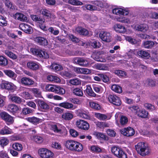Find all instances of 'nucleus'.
I'll use <instances>...</instances> for the list:
<instances>
[{"label": "nucleus", "mask_w": 158, "mask_h": 158, "mask_svg": "<svg viewBox=\"0 0 158 158\" xmlns=\"http://www.w3.org/2000/svg\"><path fill=\"white\" fill-rule=\"evenodd\" d=\"M20 29L25 33L30 34L31 32V27L29 25L24 23H22L19 25Z\"/></svg>", "instance_id": "15"}, {"label": "nucleus", "mask_w": 158, "mask_h": 158, "mask_svg": "<svg viewBox=\"0 0 158 158\" xmlns=\"http://www.w3.org/2000/svg\"><path fill=\"white\" fill-rule=\"evenodd\" d=\"M89 105L91 108L95 110H99L101 108L100 105L94 102H89Z\"/></svg>", "instance_id": "51"}, {"label": "nucleus", "mask_w": 158, "mask_h": 158, "mask_svg": "<svg viewBox=\"0 0 158 158\" xmlns=\"http://www.w3.org/2000/svg\"><path fill=\"white\" fill-rule=\"evenodd\" d=\"M65 93V90L62 87L58 86L56 94L60 95H63Z\"/></svg>", "instance_id": "60"}, {"label": "nucleus", "mask_w": 158, "mask_h": 158, "mask_svg": "<svg viewBox=\"0 0 158 158\" xmlns=\"http://www.w3.org/2000/svg\"><path fill=\"white\" fill-rule=\"evenodd\" d=\"M111 89L113 91L118 93H121L123 91L121 87L115 84L111 86Z\"/></svg>", "instance_id": "38"}, {"label": "nucleus", "mask_w": 158, "mask_h": 158, "mask_svg": "<svg viewBox=\"0 0 158 158\" xmlns=\"http://www.w3.org/2000/svg\"><path fill=\"white\" fill-rule=\"evenodd\" d=\"M86 90L87 94L93 97H96V94L94 92L90 86H87Z\"/></svg>", "instance_id": "53"}, {"label": "nucleus", "mask_w": 158, "mask_h": 158, "mask_svg": "<svg viewBox=\"0 0 158 158\" xmlns=\"http://www.w3.org/2000/svg\"><path fill=\"white\" fill-rule=\"evenodd\" d=\"M90 150L93 152L98 153L103 152V149L97 145H93L90 147Z\"/></svg>", "instance_id": "28"}, {"label": "nucleus", "mask_w": 158, "mask_h": 158, "mask_svg": "<svg viewBox=\"0 0 158 158\" xmlns=\"http://www.w3.org/2000/svg\"><path fill=\"white\" fill-rule=\"evenodd\" d=\"M15 17L16 19L21 21L24 22L27 20L26 16L22 13H17L15 14Z\"/></svg>", "instance_id": "27"}, {"label": "nucleus", "mask_w": 158, "mask_h": 158, "mask_svg": "<svg viewBox=\"0 0 158 158\" xmlns=\"http://www.w3.org/2000/svg\"><path fill=\"white\" fill-rule=\"evenodd\" d=\"M26 119L28 122L35 125L38 124L40 120L39 118L35 117L27 118Z\"/></svg>", "instance_id": "29"}, {"label": "nucleus", "mask_w": 158, "mask_h": 158, "mask_svg": "<svg viewBox=\"0 0 158 158\" xmlns=\"http://www.w3.org/2000/svg\"><path fill=\"white\" fill-rule=\"evenodd\" d=\"M20 108L15 104H11L8 106L7 109L8 110L12 113H15L19 110Z\"/></svg>", "instance_id": "24"}, {"label": "nucleus", "mask_w": 158, "mask_h": 158, "mask_svg": "<svg viewBox=\"0 0 158 158\" xmlns=\"http://www.w3.org/2000/svg\"><path fill=\"white\" fill-rule=\"evenodd\" d=\"M76 31L80 35H87L89 34V31L85 28L81 27H78L76 29Z\"/></svg>", "instance_id": "21"}, {"label": "nucleus", "mask_w": 158, "mask_h": 158, "mask_svg": "<svg viewBox=\"0 0 158 158\" xmlns=\"http://www.w3.org/2000/svg\"><path fill=\"white\" fill-rule=\"evenodd\" d=\"M35 102L37 105L42 109L48 110L49 108V105L44 101L39 99L36 100Z\"/></svg>", "instance_id": "17"}, {"label": "nucleus", "mask_w": 158, "mask_h": 158, "mask_svg": "<svg viewBox=\"0 0 158 158\" xmlns=\"http://www.w3.org/2000/svg\"><path fill=\"white\" fill-rule=\"evenodd\" d=\"M123 15H120L119 16H117L116 19L119 22L123 23H128L130 22L129 19L124 17Z\"/></svg>", "instance_id": "32"}, {"label": "nucleus", "mask_w": 158, "mask_h": 158, "mask_svg": "<svg viewBox=\"0 0 158 158\" xmlns=\"http://www.w3.org/2000/svg\"><path fill=\"white\" fill-rule=\"evenodd\" d=\"M20 83L22 85L26 86H29L34 84L33 80L26 77H23L21 78Z\"/></svg>", "instance_id": "11"}, {"label": "nucleus", "mask_w": 158, "mask_h": 158, "mask_svg": "<svg viewBox=\"0 0 158 158\" xmlns=\"http://www.w3.org/2000/svg\"><path fill=\"white\" fill-rule=\"evenodd\" d=\"M51 129L54 132L59 134L66 133L67 131L65 127L59 123L51 125Z\"/></svg>", "instance_id": "3"}, {"label": "nucleus", "mask_w": 158, "mask_h": 158, "mask_svg": "<svg viewBox=\"0 0 158 158\" xmlns=\"http://www.w3.org/2000/svg\"><path fill=\"white\" fill-rule=\"evenodd\" d=\"M30 51L33 54L37 55L40 58L42 57L45 59L49 58L48 54L44 51L33 48H31Z\"/></svg>", "instance_id": "4"}, {"label": "nucleus", "mask_w": 158, "mask_h": 158, "mask_svg": "<svg viewBox=\"0 0 158 158\" xmlns=\"http://www.w3.org/2000/svg\"><path fill=\"white\" fill-rule=\"evenodd\" d=\"M114 73L121 78H125L126 77L127 75L125 71L122 70H116L115 71Z\"/></svg>", "instance_id": "34"}, {"label": "nucleus", "mask_w": 158, "mask_h": 158, "mask_svg": "<svg viewBox=\"0 0 158 158\" xmlns=\"http://www.w3.org/2000/svg\"><path fill=\"white\" fill-rule=\"evenodd\" d=\"M135 27L136 30L143 32H146L149 29L148 26L146 24H140L137 25Z\"/></svg>", "instance_id": "19"}, {"label": "nucleus", "mask_w": 158, "mask_h": 158, "mask_svg": "<svg viewBox=\"0 0 158 158\" xmlns=\"http://www.w3.org/2000/svg\"><path fill=\"white\" fill-rule=\"evenodd\" d=\"M61 75L65 78H70L73 77L74 75L70 72L67 71H62L61 72Z\"/></svg>", "instance_id": "46"}, {"label": "nucleus", "mask_w": 158, "mask_h": 158, "mask_svg": "<svg viewBox=\"0 0 158 158\" xmlns=\"http://www.w3.org/2000/svg\"><path fill=\"white\" fill-rule=\"evenodd\" d=\"M96 69L99 70H107L109 68L106 64H96Z\"/></svg>", "instance_id": "31"}, {"label": "nucleus", "mask_w": 158, "mask_h": 158, "mask_svg": "<svg viewBox=\"0 0 158 158\" xmlns=\"http://www.w3.org/2000/svg\"><path fill=\"white\" fill-rule=\"evenodd\" d=\"M76 125L79 129L87 130L89 128V124L86 121L82 120H79L76 122Z\"/></svg>", "instance_id": "6"}, {"label": "nucleus", "mask_w": 158, "mask_h": 158, "mask_svg": "<svg viewBox=\"0 0 158 158\" xmlns=\"http://www.w3.org/2000/svg\"><path fill=\"white\" fill-rule=\"evenodd\" d=\"M94 115L96 118L102 120H105L107 118V116L105 114L98 113H95Z\"/></svg>", "instance_id": "49"}, {"label": "nucleus", "mask_w": 158, "mask_h": 158, "mask_svg": "<svg viewBox=\"0 0 158 158\" xmlns=\"http://www.w3.org/2000/svg\"><path fill=\"white\" fill-rule=\"evenodd\" d=\"M82 8H85L87 10H98L99 9L96 6L91 4H86L82 6Z\"/></svg>", "instance_id": "36"}, {"label": "nucleus", "mask_w": 158, "mask_h": 158, "mask_svg": "<svg viewBox=\"0 0 158 158\" xmlns=\"http://www.w3.org/2000/svg\"><path fill=\"white\" fill-rule=\"evenodd\" d=\"M69 3L74 6L82 5L83 3L79 0H69Z\"/></svg>", "instance_id": "56"}, {"label": "nucleus", "mask_w": 158, "mask_h": 158, "mask_svg": "<svg viewBox=\"0 0 158 158\" xmlns=\"http://www.w3.org/2000/svg\"><path fill=\"white\" fill-rule=\"evenodd\" d=\"M136 114L138 116L143 118H147L148 117V113L144 109L139 110L136 112Z\"/></svg>", "instance_id": "20"}, {"label": "nucleus", "mask_w": 158, "mask_h": 158, "mask_svg": "<svg viewBox=\"0 0 158 158\" xmlns=\"http://www.w3.org/2000/svg\"><path fill=\"white\" fill-rule=\"evenodd\" d=\"M34 40L39 45L45 46L48 45V42L46 38L40 36H38L34 38Z\"/></svg>", "instance_id": "13"}, {"label": "nucleus", "mask_w": 158, "mask_h": 158, "mask_svg": "<svg viewBox=\"0 0 158 158\" xmlns=\"http://www.w3.org/2000/svg\"><path fill=\"white\" fill-rule=\"evenodd\" d=\"M122 134L127 136H131L134 135L135 133L134 130L131 127H127L121 130Z\"/></svg>", "instance_id": "10"}, {"label": "nucleus", "mask_w": 158, "mask_h": 158, "mask_svg": "<svg viewBox=\"0 0 158 158\" xmlns=\"http://www.w3.org/2000/svg\"><path fill=\"white\" fill-rule=\"evenodd\" d=\"M12 147L14 149L19 151H21L23 149L22 145L18 143H14L13 144Z\"/></svg>", "instance_id": "54"}, {"label": "nucleus", "mask_w": 158, "mask_h": 158, "mask_svg": "<svg viewBox=\"0 0 158 158\" xmlns=\"http://www.w3.org/2000/svg\"><path fill=\"white\" fill-rule=\"evenodd\" d=\"M3 71L6 75L10 78H13L16 75L14 72L10 70H4Z\"/></svg>", "instance_id": "47"}, {"label": "nucleus", "mask_w": 158, "mask_h": 158, "mask_svg": "<svg viewBox=\"0 0 158 158\" xmlns=\"http://www.w3.org/2000/svg\"><path fill=\"white\" fill-rule=\"evenodd\" d=\"M94 135L98 139H106V137L105 135L103 133L98 132H95L94 133Z\"/></svg>", "instance_id": "59"}, {"label": "nucleus", "mask_w": 158, "mask_h": 158, "mask_svg": "<svg viewBox=\"0 0 158 158\" xmlns=\"http://www.w3.org/2000/svg\"><path fill=\"white\" fill-rule=\"evenodd\" d=\"M108 98L109 102L114 105L119 106L121 104L120 98L115 95H109Z\"/></svg>", "instance_id": "8"}, {"label": "nucleus", "mask_w": 158, "mask_h": 158, "mask_svg": "<svg viewBox=\"0 0 158 158\" xmlns=\"http://www.w3.org/2000/svg\"><path fill=\"white\" fill-rule=\"evenodd\" d=\"M90 45L94 48H98L101 46V44L98 41H94L91 42Z\"/></svg>", "instance_id": "57"}, {"label": "nucleus", "mask_w": 158, "mask_h": 158, "mask_svg": "<svg viewBox=\"0 0 158 158\" xmlns=\"http://www.w3.org/2000/svg\"><path fill=\"white\" fill-rule=\"evenodd\" d=\"M137 153L142 156L148 155L150 153L149 147L145 143L139 142L135 146Z\"/></svg>", "instance_id": "1"}, {"label": "nucleus", "mask_w": 158, "mask_h": 158, "mask_svg": "<svg viewBox=\"0 0 158 158\" xmlns=\"http://www.w3.org/2000/svg\"><path fill=\"white\" fill-rule=\"evenodd\" d=\"M111 152L115 156L118 158H127L126 153L121 148L116 147H112Z\"/></svg>", "instance_id": "2"}, {"label": "nucleus", "mask_w": 158, "mask_h": 158, "mask_svg": "<svg viewBox=\"0 0 158 158\" xmlns=\"http://www.w3.org/2000/svg\"><path fill=\"white\" fill-rule=\"evenodd\" d=\"M120 122L121 125H124L128 122L127 118L126 116H122L120 119Z\"/></svg>", "instance_id": "63"}, {"label": "nucleus", "mask_w": 158, "mask_h": 158, "mask_svg": "<svg viewBox=\"0 0 158 158\" xmlns=\"http://www.w3.org/2000/svg\"><path fill=\"white\" fill-rule=\"evenodd\" d=\"M20 95L25 99L30 98L31 95L29 93L26 91H23L20 93Z\"/></svg>", "instance_id": "58"}, {"label": "nucleus", "mask_w": 158, "mask_h": 158, "mask_svg": "<svg viewBox=\"0 0 158 158\" xmlns=\"http://www.w3.org/2000/svg\"><path fill=\"white\" fill-rule=\"evenodd\" d=\"M114 30L117 32L124 33L126 31L125 27L120 24H116L114 27Z\"/></svg>", "instance_id": "22"}, {"label": "nucleus", "mask_w": 158, "mask_h": 158, "mask_svg": "<svg viewBox=\"0 0 158 158\" xmlns=\"http://www.w3.org/2000/svg\"><path fill=\"white\" fill-rule=\"evenodd\" d=\"M124 10L120 8H115L113 10L114 14L119 16L123 15L124 14Z\"/></svg>", "instance_id": "40"}, {"label": "nucleus", "mask_w": 158, "mask_h": 158, "mask_svg": "<svg viewBox=\"0 0 158 158\" xmlns=\"http://www.w3.org/2000/svg\"><path fill=\"white\" fill-rule=\"evenodd\" d=\"M73 93L75 95L79 97L83 96V94L82 90L78 88L74 89L73 90Z\"/></svg>", "instance_id": "45"}, {"label": "nucleus", "mask_w": 158, "mask_h": 158, "mask_svg": "<svg viewBox=\"0 0 158 158\" xmlns=\"http://www.w3.org/2000/svg\"><path fill=\"white\" fill-rule=\"evenodd\" d=\"M4 53L6 55L13 60H15L17 58V56L16 55L8 50H5Z\"/></svg>", "instance_id": "41"}, {"label": "nucleus", "mask_w": 158, "mask_h": 158, "mask_svg": "<svg viewBox=\"0 0 158 158\" xmlns=\"http://www.w3.org/2000/svg\"><path fill=\"white\" fill-rule=\"evenodd\" d=\"M0 115L2 119L9 123L10 124L12 123L13 122V117L6 112H1Z\"/></svg>", "instance_id": "14"}, {"label": "nucleus", "mask_w": 158, "mask_h": 158, "mask_svg": "<svg viewBox=\"0 0 158 158\" xmlns=\"http://www.w3.org/2000/svg\"><path fill=\"white\" fill-rule=\"evenodd\" d=\"M99 36L103 41L109 42L111 40V37L109 32L102 31L99 34Z\"/></svg>", "instance_id": "9"}, {"label": "nucleus", "mask_w": 158, "mask_h": 158, "mask_svg": "<svg viewBox=\"0 0 158 158\" xmlns=\"http://www.w3.org/2000/svg\"><path fill=\"white\" fill-rule=\"evenodd\" d=\"M75 62L80 66L87 67L89 65V63L87 60L83 57H77L75 59Z\"/></svg>", "instance_id": "7"}, {"label": "nucleus", "mask_w": 158, "mask_h": 158, "mask_svg": "<svg viewBox=\"0 0 158 158\" xmlns=\"http://www.w3.org/2000/svg\"><path fill=\"white\" fill-rule=\"evenodd\" d=\"M143 44L144 48H151L153 46L154 43L151 41L148 40L144 41L143 43Z\"/></svg>", "instance_id": "37"}, {"label": "nucleus", "mask_w": 158, "mask_h": 158, "mask_svg": "<svg viewBox=\"0 0 158 158\" xmlns=\"http://www.w3.org/2000/svg\"><path fill=\"white\" fill-rule=\"evenodd\" d=\"M137 54L139 56L144 58H148L150 56V54L147 52L140 50L138 51Z\"/></svg>", "instance_id": "26"}, {"label": "nucleus", "mask_w": 158, "mask_h": 158, "mask_svg": "<svg viewBox=\"0 0 158 158\" xmlns=\"http://www.w3.org/2000/svg\"><path fill=\"white\" fill-rule=\"evenodd\" d=\"M42 14L48 18H50L51 16L50 11L46 9H43L42 11Z\"/></svg>", "instance_id": "64"}, {"label": "nucleus", "mask_w": 158, "mask_h": 158, "mask_svg": "<svg viewBox=\"0 0 158 158\" xmlns=\"http://www.w3.org/2000/svg\"><path fill=\"white\" fill-rule=\"evenodd\" d=\"M69 83L73 85H77L81 84V81L77 78L71 79Z\"/></svg>", "instance_id": "52"}, {"label": "nucleus", "mask_w": 158, "mask_h": 158, "mask_svg": "<svg viewBox=\"0 0 158 158\" xmlns=\"http://www.w3.org/2000/svg\"><path fill=\"white\" fill-rule=\"evenodd\" d=\"M50 68L56 71H60L63 69L61 65L55 63L52 64L50 66Z\"/></svg>", "instance_id": "39"}, {"label": "nucleus", "mask_w": 158, "mask_h": 158, "mask_svg": "<svg viewBox=\"0 0 158 158\" xmlns=\"http://www.w3.org/2000/svg\"><path fill=\"white\" fill-rule=\"evenodd\" d=\"M75 142V141L74 140H68L66 142L65 146L69 150L71 151Z\"/></svg>", "instance_id": "35"}, {"label": "nucleus", "mask_w": 158, "mask_h": 158, "mask_svg": "<svg viewBox=\"0 0 158 158\" xmlns=\"http://www.w3.org/2000/svg\"><path fill=\"white\" fill-rule=\"evenodd\" d=\"M27 66L29 69L33 70H35L39 69V64L36 62L31 61L27 63Z\"/></svg>", "instance_id": "16"}, {"label": "nucleus", "mask_w": 158, "mask_h": 158, "mask_svg": "<svg viewBox=\"0 0 158 158\" xmlns=\"http://www.w3.org/2000/svg\"><path fill=\"white\" fill-rule=\"evenodd\" d=\"M40 153L42 158H52L53 156V153L52 152L44 148L40 149Z\"/></svg>", "instance_id": "5"}, {"label": "nucleus", "mask_w": 158, "mask_h": 158, "mask_svg": "<svg viewBox=\"0 0 158 158\" xmlns=\"http://www.w3.org/2000/svg\"><path fill=\"white\" fill-rule=\"evenodd\" d=\"M7 25V22L6 18L0 15V26L3 27L6 26Z\"/></svg>", "instance_id": "55"}, {"label": "nucleus", "mask_w": 158, "mask_h": 158, "mask_svg": "<svg viewBox=\"0 0 158 158\" xmlns=\"http://www.w3.org/2000/svg\"><path fill=\"white\" fill-rule=\"evenodd\" d=\"M58 106L69 110H73L74 109L73 105L72 103L67 102L60 103Z\"/></svg>", "instance_id": "23"}, {"label": "nucleus", "mask_w": 158, "mask_h": 158, "mask_svg": "<svg viewBox=\"0 0 158 158\" xmlns=\"http://www.w3.org/2000/svg\"><path fill=\"white\" fill-rule=\"evenodd\" d=\"M9 140L5 137H3L0 139V145L2 147L7 145L9 143Z\"/></svg>", "instance_id": "42"}, {"label": "nucleus", "mask_w": 158, "mask_h": 158, "mask_svg": "<svg viewBox=\"0 0 158 158\" xmlns=\"http://www.w3.org/2000/svg\"><path fill=\"white\" fill-rule=\"evenodd\" d=\"M31 91L36 97L40 98L41 97V92L39 89L33 88L31 89Z\"/></svg>", "instance_id": "33"}, {"label": "nucleus", "mask_w": 158, "mask_h": 158, "mask_svg": "<svg viewBox=\"0 0 158 158\" xmlns=\"http://www.w3.org/2000/svg\"><path fill=\"white\" fill-rule=\"evenodd\" d=\"M10 98L12 102L17 104L21 103L23 101V99L20 98L15 96H10Z\"/></svg>", "instance_id": "30"}, {"label": "nucleus", "mask_w": 158, "mask_h": 158, "mask_svg": "<svg viewBox=\"0 0 158 158\" xmlns=\"http://www.w3.org/2000/svg\"><path fill=\"white\" fill-rule=\"evenodd\" d=\"M37 22L39 23V26L42 29L45 30L46 28V26L45 25V19L40 17L39 18Z\"/></svg>", "instance_id": "50"}, {"label": "nucleus", "mask_w": 158, "mask_h": 158, "mask_svg": "<svg viewBox=\"0 0 158 158\" xmlns=\"http://www.w3.org/2000/svg\"><path fill=\"white\" fill-rule=\"evenodd\" d=\"M0 86L2 89L8 90H12L14 88V85L13 84L5 81H2Z\"/></svg>", "instance_id": "12"}, {"label": "nucleus", "mask_w": 158, "mask_h": 158, "mask_svg": "<svg viewBox=\"0 0 158 158\" xmlns=\"http://www.w3.org/2000/svg\"><path fill=\"white\" fill-rule=\"evenodd\" d=\"M71 151L81 152L82 150L83 147L82 145L79 142L75 141Z\"/></svg>", "instance_id": "18"}, {"label": "nucleus", "mask_w": 158, "mask_h": 158, "mask_svg": "<svg viewBox=\"0 0 158 158\" xmlns=\"http://www.w3.org/2000/svg\"><path fill=\"white\" fill-rule=\"evenodd\" d=\"M79 116L84 118L88 119L90 118L88 112L87 111H81L79 113Z\"/></svg>", "instance_id": "48"}, {"label": "nucleus", "mask_w": 158, "mask_h": 158, "mask_svg": "<svg viewBox=\"0 0 158 158\" xmlns=\"http://www.w3.org/2000/svg\"><path fill=\"white\" fill-rule=\"evenodd\" d=\"M8 61L7 59L5 57L0 56V66H5L8 64Z\"/></svg>", "instance_id": "44"}, {"label": "nucleus", "mask_w": 158, "mask_h": 158, "mask_svg": "<svg viewBox=\"0 0 158 158\" xmlns=\"http://www.w3.org/2000/svg\"><path fill=\"white\" fill-rule=\"evenodd\" d=\"M12 130L7 126H5L1 129H0V135H7L12 133Z\"/></svg>", "instance_id": "25"}, {"label": "nucleus", "mask_w": 158, "mask_h": 158, "mask_svg": "<svg viewBox=\"0 0 158 158\" xmlns=\"http://www.w3.org/2000/svg\"><path fill=\"white\" fill-rule=\"evenodd\" d=\"M98 75L100 77L101 80H102L104 82H106L108 81L109 78L106 75L100 73L98 74Z\"/></svg>", "instance_id": "61"}, {"label": "nucleus", "mask_w": 158, "mask_h": 158, "mask_svg": "<svg viewBox=\"0 0 158 158\" xmlns=\"http://www.w3.org/2000/svg\"><path fill=\"white\" fill-rule=\"evenodd\" d=\"M144 106L146 108L151 111H152L155 109L154 106L152 104L146 103L144 104Z\"/></svg>", "instance_id": "62"}, {"label": "nucleus", "mask_w": 158, "mask_h": 158, "mask_svg": "<svg viewBox=\"0 0 158 158\" xmlns=\"http://www.w3.org/2000/svg\"><path fill=\"white\" fill-rule=\"evenodd\" d=\"M73 117V114L69 112L64 113L62 115V117L64 119L69 120L72 119Z\"/></svg>", "instance_id": "43"}]
</instances>
